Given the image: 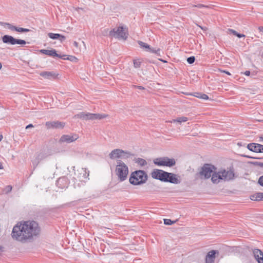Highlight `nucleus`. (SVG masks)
<instances>
[{
  "label": "nucleus",
  "mask_w": 263,
  "mask_h": 263,
  "mask_svg": "<svg viewBox=\"0 0 263 263\" xmlns=\"http://www.w3.org/2000/svg\"><path fill=\"white\" fill-rule=\"evenodd\" d=\"M250 163L253 164L254 166L263 167V162H258V161H253V162H250Z\"/></svg>",
  "instance_id": "f704fd0d"
},
{
  "label": "nucleus",
  "mask_w": 263,
  "mask_h": 263,
  "mask_svg": "<svg viewBox=\"0 0 263 263\" xmlns=\"http://www.w3.org/2000/svg\"><path fill=\"white\" fill-rule=\"evenodd\" d=\"M258 30H259V31L260 32H263V27L262 26H260L258 27Z\"/></svg>",
  "instance_id": "bf43d9fd"
},
{
  "label": "nucleus",
  "mask_w": 263,
  "mask_h": 263,
  "mask_svg": "<svg viewBox=\"0 0 263 263\" xmlns=\"http://www.w3.org/2000/svg\"><path fill=\"white\" fill-rule=\"evenodd\" d=\"M40 162V161H39V160L38 159H37L36 157L32 161V165H33L34 169L36 167V166L38 165Z\"/></svg>",
  "instance_id": "473e14b6"
},
{
  "label": "nucleus",
  "mask_w": 263,
  "mask_h": 263,
  "mask_svg": "<svg viewBox=\"0 0 263 263\" xmlns=\"http://www.w3.org/2000/svg\"><path fill=\"white\" fill-rule=\"evenodd\" d=\"M109 35L119 40H126L128 36V28L126 26L120 25L111 29L109 32Z\"/></svg>",
  "instance_id": "7ed1b4c3"
},
{
  "label": "nucleus",
  "mask_w": 263,
  "mask_h": 263,
  "mask_svg": "<svg viewBox=\"0 0 263 263\" xmlns=\"http://www.w3.org/2000/svg\"><path fill=\"white\" fill-rule=\"evenodd\" d=\"M218 70L219 71H220L221 72L225 73L227 74L228 75H231V73L229 71H228L224 70H221V69H219Z\"/></svg>",
  "instance_id": "8fccbe9b"
},
{
  "label": "nucleus",
  "mask_w": 263,
  "mask_h": 263,
  "mask_svg": "<svg viewBox=\"0 0 263 263\" xmlns=\"http://www.w3.org/2000/svg\"><path fill=\"white\" fill-rule=\"evenodd\" d=\"M201 95V93L200 92H194L193 94V96L195 97H197V98H200V96Z\"/></svg>",
  "instance_id": "de8ad7c7"
},
{
  "label": "nucleus",
  "mask_w": 263,
  "mask_h": 263,
  "mask_svg": "<svg viewBox=\"0 0 263 263\" xmlns=\"http://www.w3.org/2000/svg\"><path fill=\"white\" fill-rule=\"evenodd\" d=\"M66 60H69L70 61H74L77 60V59L73 56L70 55L66 58Z\"/></svg>",
  "instance_id": "c03bdc74"
},
{
  "label": "nucleus",
  "mask_w": 263,
  "mask_h": 263,
  "mask_svg": "<svg viewBox=\"0 0 263 263\" xmlns=\"http://www.w3.org/2000/svg\"><path fill=\"white\" fill-rule=\"evenodd\" d=\"M138 43L141 48H145L146 51H149V50H151V48L150 46L149 45H148L147 44H146L142 41H138Z\"/></svg>",
  "instance_id": "b1692460"
},
{
  "label": "nucleus",
  "mask_w": 263,
  "mask_h": 263,
  "mask_svg": "<svg viewBox=\"0 0 263 263\" xmlns=\"http://www.w3.org/2000/svg\"><path fill=\"white\" fill-rule=\"evenodd\" d=\"M16 39H15L12 36L9 35H4L2 37V41L4 43L10 45H15Z\"/></svg>",
  "instance_id": "6ab92c4d"
},
{
  "label": "nucleus",
  "mask_w": 263,
  "mask_h": 263,
  "mask_svg": "<svg viewBox=\"0 0 263 263\" xmlns=\"http://www.w3.org/2000/svg\"><path fill=\"white\" fill-rule=\"evenodd\" d=\"M3 166L1 162H0V170L3 169Z\"/></svg>",
  "instance_id": "0e129e2a"
},
{
  "label": "nucleus",
  "mask_w": 263,
  "mask_h": 263,
  "mask_svg": "<svg viewBox=\"0 0 263 263\" xmlns=\"http://www.w3.org/2000/svg\"><path fill=\"white\" fill-rule=\"evenodd\" d=\"M175 222V221H172L171 219H164V223L165 225L171 226Z\"/></svg>",
  "instance_id": "72a5a7b5"
},
{
  "label": "nucleus",
  "mask_w": 263,
  "mask_h": 263,
  "mask_svg": "<svg viewBox=\"0 0 263 263\" xmlns=\"http://www.w3.org/2000/svg\"><path fill=\"white\" fill-rule=\"evenodd\" d=\"M134 161H135V163H138L141 166H143L147 164V162H146V160L142 158H136L134 160Z\"/></svg>",
  "instance_id": "393cba45"
},
{
  "label": "nucleus",
  "mask_w": 263,
  "mask_h": 263,
  "mask_svg": "<svg viewBox=\"0 0 263 263\" xmlns=\"http://www.w3.org/2000/svg\"><path fill=\"white\" fill-rule=\"evenodd\" d=\"M117 163L116 168V175L118 176V179L120 181H123L126 180L128 174V166L120 160H118Z\"/></svg>",
  "instance_id": "20e7f679"
},
{
  "label": "nucleus",
  "mask_w": 263,
  "mask_h": 263,
  "mask_svg": "<svg viewBox=\"0 0 263 263\" xmlns=\"http://www.w3.org/2000/svg\"><path fill=\"white\" fill-rule=\"evenodd\" d=\"M12 189V186L7 185L5 187L4 191L5 192V193L8 194L11 191Z\"/></svg>",
  "instance_id": "4c0bfd02"
},
{
  "label": "nucleus",
  "mask_w": 263,
  "mask_h": 263,
  "mask_svg": "<svg viewBox=\"0 0 263 263\" xmlns=\"http://www.w3.org/2000/svg\"><path fill=\"white\" fill-rule=\"evenodd\" d=\"M3 138V135L2 134L0 135V142L2 141Z\"/></svg>",
  "instance_id": "69168bd1"
},
{
  "label": "nucleus",
  "mask_w": 263,
  "mask_h": 263,
  "mask_svg": "<svg viewBox=\"0 0 263 263\" xmlns=\"http://www.w3.org/2000/svg\"><path fill=\"white\" fill-rule=\"evenodd\" d=\"M241 156L242 157H245V158H250V159H262L261 158L252 157V156H250L249 155H242Z\"/></svg>",
  "instance_id": "a19ab883"
},
{
  "label": "nucleus",
  "mask_w": 263,
  "mask_h": 263,
  "mask_svg": "<svg viewBox=\"0 0 263 263\" xmlns=\"http://www.w3.org/2000/svg\"><path fill=\"white\" fill-rule=\"evenodd\" d=\"M73 45L76 47H78V43L76 41H74L73 42Z\"/></svg>",
  "instance_id": "052dcab7"
},
{
  "label": "nucleus",
  "mask_w": 263,
  "mask_h": 263,
  "mask_svg": "<svg viewBox=\"0 0 263 263\" xmlns=\"http://www.w3.org/2000/svg\"><path fill=\"white\" fill-rule=\"evenodd\" d=\"M134 87H137L139 89H141V90L144 89V88L143 86H136V85H135Z\"/></svg>",
  "instance_id": "5fc2aeb1"
},
{
  "label": "nucleus",
  "mask_w": 263,
  "mask_h": 263,
  "mask_svg": "<svg viewBox=\"0 0 263 263\" xmlns=\"http://www.w3.org/2000/svg\"><path fill=\"white\" fill-rule=\"evenodd\" d=\"M48 36L51 39L53 40H59L61 42H63L65 39L66 37L59 33H48Z\"/></svg>",
  "instance_id": "aec40b11"
},
{
  "label": "nucleus",
  "mask_w": 263,
  "mask_h": 263,
  "mask_svg": "<svg viewBox=\"0 0 263 263\" xmlns=\"http://www.w3.org/2000/svg\"><path fill=\"white\" fill-rule=\"evenodd\" d=\"M0 23L2 25L7 26L8 28L12 31H16L19 32H28L30 31L29 29L17 27L8 23L1 22Z\"/></svg>",
  "instance_id": "4468645a"
},
{
  "label": "nucleus",
  "mask_w": 263,
  "mask_h": 263,
  "mask_svg": "<svg viewBox=\"0 0 263 263\" xmlns=\"http://www.w3.org/2000/svg\"><path fill=\"white\" fill-rule=\"evenodd\" d=\"M221 178H222L223 180L224 181H231L233 180L235 178V173L233 170V168L232 169H230L228 171H226V170H223L220 171Z\"/></svg>",
  "instance_id": "1a4fd4ad"
},
{
  "label": "nucleus",
  "mask_w": 263,
  "mask_h": 263,
  "mask_svg": "<svg viewBox=\"0 0 263 263\" xmlns=\"http://www.w3.org/2000/svg\"><path fill=\"white\" fill-rule=\"evenodd\" d=\"M154 163L158 166H165L172 167L175 165L176 161L174 158H170L167 157H164L155 159Z\"/></svg>",
  "instance_id": "39448f33"
},
{
  "label": "nucleus",
  "mask_w": 263,
  "mask_h": 263,
  "mask_svg": "<svg viewBox=\"0 0 263 263\" xmlns=\"http://www.w3.org/2000/svg\"><path fill=\"white\" fill-rule=\"evenodd\" d=\"M257 145V146L259 148V150H258V151H259V153H263V145L260 144V145Z\"/></svg>",
  "instance_id": "09e8293b"
},
{
  "label": "nucleus",
  "mask_w": 263,
  "mask_h": 263,
  "mask_svg": "<svg viewBox=\"0 0 263 263\" xmlns=\"http://www.w3.org/2000/svg\"><path fill=\"white\" fill-rule=\"evenodd\" d=\"M193 7H197V8H209V6L208 5H203V4H198V5H193Z\"/></svg>",
  "instance_id": "58836bf2"
},
{
  "label": "nucleus",
  "mask_w": 263,
  "mask_h": 263,
  "mask_svg": "<svg viewBox=\"0 0 263 263\" xmlns=\"http://www.w3.org/2000/svg\"><path fill=\"white\" fill-rule=\"evenodd\" d=\"M236 36H237L239 38H241V37H245V34H241V33H238V32L237 33Z\"/></svg>",
  "instance_id": "3c124183"
},
{
  "label": "nucleus",
  "mask_w": 263,
  "mask_h": 263,
  "mask_svg": "<svg viewBox=\"0 0 263 263\" xmlns=\"http://www.w3.org/2000/svg\"><path fill=\"white\" fill-rule=\"evenodd\" d=\"M214 170H216V167L214 165L210 164H204L199 173L200 178L204 179L210 178Z\"/></svg>",
  "instance_id": "423d86ee"
},
{
  "label": "nucleus",
  "mask_w": 263,
  "mask_h": 263,
  "mask_svg": "<svg viewBox=\"0 0 263 263\" xmlns=\"http://www.w3.org/2000/svg\"><path fill=\"white\" fill-rule=\"evenodd\" d=\"M147 179V174L144 171L137 170L131 173L129 181L133 185H138L145 183Z\"/></svg>",
  "instance_id": "f03ea898"
},
{
  "label": "nucleus",
  "mask_w": 263,
  "mask_h": 263,
  "mask_svg": "<svg viewBox=\"0 0 263 263\" xmlns=\"http://www.w3.org/2000/svg\"><path fill=\"white\" fill-rule=\"evenodd\" d=\"M26 44V42L25 40L17 39H16L15 44L25 45Z\"/></svg>",
  "instance_id": "e433bc0d"
},
{
  "label": "nucleus",
  "mask_w": 263,
  "mask_h": 263,
  "mask_svg": "<svg viewBox=\"0 0 263 263\" xmlns=\"http://www.w3.org/2000/svg\"><path fill=\"white\" fill-rule=\"evenodd\" d=\"M41 232L39 223L34 220L22 221L14 226L11 233L13 239L22 243L32 241Z\"/></svg>",
  "instance_id": "f257e3e1"
},
{
  "label": "nucleus",
  "mask_w": 263,
  "mask_h": 263,
  "mask_svg": "<svg viewBox=\"0 0 263 263\" xmlns=\"http://www.w3.org/2000/svg\"><path fill=\"white\" fill-rule=\"evenodd\" d=\"M35 157L37 159H38L39 160V161H41L43 160V159H44L46 157V154L41 152V153H39Z\"/></svg>",
  "instance_id": "c756f323"
},
{
  "label": "nucleus",
  "mask_w": 263,
  "mask_h": 263,
  "mask_svg": "<svg viewBox=\"0 0 263 263\" xmlns=\"http://www.w3.org/2000/svg\"><path fill=\"white\" fill-rule=\"evenodd\" d=\"M149 51L151 53H154L158 56H161V49L160 48H158L157 49H154L151 48V50H149Z\"/></svg>",
  "instance_id": "2f4dec72"
},
{
  "label": "nucleus",
  "mask_w": 263,
  "mask_h": 263,
  "mask_svg": "<svg viewBox=\"0 0 263 263\" xmlns=\"http://www.w3.org/2000/svg\"><path fill=\"white\" fill-rule=\"evenodd\" d=\"M33 127H34V126L32 124H29L26 126V129H28V128H32Z\"/></svg>",
  "instance_id": "864d4df0"
},
{
  "label": "nucleus",
  "mask_w": 263,
  "mask_h": 263,
  "mask_svg": "<svg viewBox=\"0 0 263 263\" xmlns=\"http://www.w3.org/2000/svg\"><path fill=\"white\" fill-rule=\"evenodd\" d=\"M195 61V58L194 56H191L187 59V62L189 64H192L194 63Z\"/></svg>",
  "instance_id": "c9c22d12"
},
{
  "label": "nucleus",
  "mask_w": 263,
  "mask_h": 263,
  "mask_svg": "<svg viewBox=\"0 0 263 263\" xmlns=\"http://www.w3.org/2000/svg\"><path fill=\"white\" fill-rule=\"evenodd\" d=\"M79 138L78 135L73 134L72 135H63L59 140L60 143H70L75 141Z\"/></svg>",
  "instance_id": "6e6552de"
},
{
  "label": "nucleus",
  "mask_w": 263,
  "mask_h": 263,
  "mask_svg": "<svg viewBox=\"0 0 263 263\" xmlns=\"http://www.w3.org/2000/svg\"><path fill=\"white\" fill-rule=\"evenodd\" d=\"M88 114H89V112H87V113H85V120H89V116H88Z\"/></svg>",
  "instance_id": "4d7b16f0"
},
{
  "label": "nucleus",
  "mask_w": 263,
  "mask_h": 263,
  "mask_svg": "<svg viewBox=\"0 0 263 263\" xmlns=\"http://www.w3.org/2000/svg\"><path fill=\"white\" fill-rule=\"evenodd\" d=\"M160 60L162 62H166V61H163V60H160Z\"/></svg>",
  "instance_id": "774afa93"
},
{
  "label": "nucleus",
  "mask_w": 263,
  "mask_h": 263,
  "mask_svg": "<svg viewBox=\"0 0 263 263\" xmlns=\"http://www.w3.org/2000/svg\"><path fill=\"white\" fill-rule=\"evenodd\" d=\"M85 112H80V114H78L77 116L82 119L85 120Z\"/></svg>",
  "instance_id": "ea45409f"
},
{
  "label": "nucleus",
  "mask_w": 263,
  "mask_h": 263,
  "mask_svg": "<svg viewBox=\"0 0 263 263\" xmlns=\"http://www.w3.org/2000/svg\"><path fill=\"white\" fill-rule=\"evenodd\" d=\"M66 57V55H61V54H58V56H55V57H58V58H59L61 59H63V60H66V58H65Z\"/></svg>",
  "instance_id": "49530a36"
},
{
  "label": "nucleus",
  "mask_w": 263,
  "mask_h": 263,
  "mask_svg": "<svg viewBox=\"0 0 263 263\" xmlns=\"http://www.w3.org/2000/svg\"><path fill=\"white\" fill-rule=\"evenodd\" d=\"M2 63L0 62V69L2 68Z\"/></svg>",
  "instance_id": "338daca9"
},
{
  "label": "nucleus",
  "mask_w": 263,
  "mask_h": 263,
  "mask_svg": "<svg viewBox=\"0 0 263 263\" xmlns=\"http://www.w3.org/2000/svg\"><path fill=\"white\" fill-rule=\"evenodd\" d=\"M188 121V118L186 117H181L177 118L173 120V121L171 122L175 123V122H178L179 123H181L182 122H184Z\"/></svg>",
  "instance_id": "a878e982"
},
{
  "label": "nucleus",
  "mask_w": 263,
  "mask_h": 263,
  "mask_svg": "<svg viewBox=\"0 0 263 263\" xmlns=\"http://www.w3.org/2000/svg\"><path fill=\"white\" fill-rule=\"evenodd\" d=\"M142 63L141 59H136L133 60L134 67L135 68H139L140 67Z\"/></svg>",
  "instance_id": "cd10ccee"
},
{
  "label": "nucleus",
  "mask_w": 263,
  "mask_h": 263,
  "mask_svg": "<svg viewBox=\"0 0 263 263\" xmlns=\"http://www.w3.org/2000/svg\"><path fill=\"white\" fill-rule=\"evenodd\" d=\"M2 252H3V247L0 246V255H1V253Z\"/></svg>",
  "instance_id": "e2e57ef3"
},
{
  "label": "nucleus",
  "mask_w": 263,
  "mask_h": 263,
  "mask_svg": "<svg viewBox=\"0 0 263 263\" xmlns=\"http://www.w3.org/2000/svg\"><path fill=\"white\" fill-rule=\"evenodd\" d=\"M258 183L261 186H263V175L260 176L258 180Z\"/></svg>",
  "instance_id": "37998d69"
},
{
  "label": "nucleus",
  "mask_w": 263,
  "mask_h": 263,
  "mask_svg": "<svg viewBox=\"0 0 263 263\" xmlns=\"http://www.w3.org/2000/svg\"><path fill=\"white\" fill-rule=\"evenodd\" d=\"M163 182H170L173 184H179L181 180L178 178L177 175L165 172Z\"/></svg>",
  "instance_id": "0eeeda50"
},
{
  "label": "nucleus",
  "mask_w": 263,
  "mask_h": 263,
  "mask_svg": "<svg viewBox=\"0 0 263 263\" xmlns=\"http://www.w3.org/2000/svg\"><path fill=\"white\" fill-rule=\"evenodd\" d=\"M244 74L246 76H249L250 74V71L249 70H247L244 72Z\"/></svg>",
  "instance_id": "13d9d810"
},
{
  "label": "nucleus",
  "mask_w": 263,
  "mask_h": 263,
  "mask_svg": "<svg viewBox=\"0 0 263 263\" xmlns=\"http://www.w3.org/2000/svg\"><path fill=\"white\" fill-rule=\"evenodd\" d=\"M259 142H262L263 141V135L260 136V137H259Z\"/></svg>",
  "instance_id": "680f3d73"
},
{
  "label": "nucleus",
  "mask_w": 263,
  "mask_h": 263,
  "mask_svg": "<svg viewBox=\"0 0 263 263\" xmlns=\"http://www.w3.org/2000/svg\"><path fill=\"white\" fill-rule=\"evenodd\" d=\"M89 116V120H93V114L89 113L88 114Z\"/></svg>",
  "instance_id": "603ef678"
},
{
  "label": "nucleus",
  "mask_w": 263,
  "mask_h": 263,
  "mask_svg": "<svg viewBox=\"0 0 263 263\" xmlns=\"http://www.w3.org/2000/svg\"><path fill=\"white\" fill-rule=\"evenodd\" d=\"M211 177L212 182L215 184L218 183L220 180H223L222 178H221L220 171L218 172L213 171Z\"/></svg>",
  "instance_id": "a211bd4d"
},
{
  "label": "nucleus",
  "mask_w": 263,
  "mask_h": 263,
  "mask_svg": "<svg viewBox=\"0 0 263 263\" xmlns=\"http://www.w3.org/2000/svg\"><path fill=\"white\" fill-rule=\"evenodd\" d=\"M66 182V179L65 178H64V177L60 178L57 181L56 184H57V185L59 187L62 189L65 187V185H63L62 184L64 182Z\"/></svg>",
  "instance_id": "5701e85b"
},
{
  "label": "nucleus",
  "mask_w": 263,
  "mask_h": 263,
  "mask_svg": "<svg viewBox=\"0 0 263 263\" xmlns=\"http://www.w3.org/2000/svg\"><path fill=\"white\" fill-rule=\"evenodd\" d=\"M40 75L44 79L53 80L58 78L59 73L53 71H42L40 73Z\"/></svg>",
  "instance_id": "ddd939ff"
},
{
  "label": "nucleus",
  "mask_w": 263,
  "mask_h": 263,
  "mask_svg": "<svg viewBox=\"0 0 263 263\" xmlns=\"http://www.w3.org/2000/svg\"><path fill=\"white\" fill-rule=\"evenodd\" d=\"M123 153H124V151L117 148L112 150L109 154V156L111 159H119L122 157V154Z\"/></svg>",
  "instance_id": "dca6fc26"
},
{
  "label": "nucleus",
  "mask_w": 263,
  "mask_h": 263,
  "mask_svg": "<svg viewBox=\"0 0 263 263\" xmlns=\"http://www.w3.org/2000/svg\"><path fill=\"white\" fill-rule=\"evenodd\" d=\"M251 199L252 200L256 201V194H255L253 195L252 196H251Z\"/></svg>",
  "instance_id": "6e6d98bb"
},
{
  "label": "nucleus",
  "mask_w": 263,
  "mask_h": 263,
  "mask_svg": "<svg viewBox=\"0 0 263 263\" xmlns=\"http://www.w3.org/2000/svg\"><path fill=\"white\" fill-rule=\"evenodd\" d=\"M218 250H211L209 251L205 257V263H214L216 254H218Z\"/></svg>",
  "instance_id": "2eb2a0df"
},
{
  "label": "nucleus",
  "mask_w": 263,
  "mask_h": 263,
  "mask_svg": "<svg viewBox=\"0 0 263 263\" xmlns=\"http://www.w3.org/2000/svg\"><path fill=\"white\" fill-rule=\"evenodd\" d=\"M256 201L263 200V193L259 192L256 193Z\"/></svg>",
  "instance_id": "7c9ffc66"
},
{
  "label": "nucleus",
  "mask_w": 263,
  "mask_h": 263,
  "mask_svg": "<svg viewBox=\"0 0 263 263\" xmlns=\"http://www.w3.org/2000/svg\"><path fill=\"white\" fill-rule=\"evenodd\" d=\"M134 155L130 152H127V151H124V153L122 154V157L124 159H127L129 158L131 156H134Z\"/></svg>",
  "instance_id": "c85d7f7f"
},
{
  "label": "nucleus",
  "mask_w": 263,
  "mask_h": 263,
  "mask_svg": "<svg viewBox=\"0 0 263 263\" xmlns=\"http://www.w3.org/2000/svg\"><path fill=\"white\" fill-rule=\"evenodd\" d=\"M47 129H63L65 126V123L59 121H48L45 123Z\"/></svg>",
  "instance_id": "9d476101"
},
{
  "label": "nucleus",
  "mask_w": 263,
  "mask_h": 263,
  "mask_svg": "<svg viewBox=\"0 0 263 263\" xmlns=\"http://www.w3.org/2000/svg\"><path fill=\"white\" fill-rule=\"evenodd\" d=\"M40 52L42 54H44L52 57H55V56H58L57 51L54 49H52L51 50L41 49L40 50Z\"/></svg>",
  "instance_id": "412c9836"
},
{
  "label": "nucleus",
  "mask_w": 263,
  "mask_h": 263,
  "mask_svg": "<svg viewBox=\"0 0 263 263\" xmlns=\"http://www.w3.org/2000/svg\"><path fill=\"white\" fill-rule=\"evenodd\" d=\"M228 33H230V34L232 33L235 36L236 35V34L237 33V32L236 31H235L232 29H228Z\"/></svg>",
  "instance_id": "79ce46f5"
},
{
  "label": "nucleus",
  "mask_w": 263,
  "mask_h": 263,
  "mask_svg": "<svg viewBox=\"0 0 263 263\" xmlns=\"http://www.w3.org/2000/svg\"><path fill=\"white\" fill-rule=\"evenodd\" d=\"M75 177L81 182H84L85 179H87L89 176V173L87 172L86 168H81L78 170L77 172L74 173Z\"/></svg>",
  "instance_id": "9b49d317"
},
{
  "label": "nucleus",
  "mask_w": 263,
  "mask_h": 263,
  "mask_svg": "<svg viewBox=\"0 0 263 263\" xmlns=\"http://www.w3.org/2000/svg\"><path fill=\"white\" fill-rule=\"evenodd\" d=\"M200 99H203V100H208L209 99V97L205 93H202L200 96Z\"/></svg>",
  "instance_id": "a18cd8bd"
},
{
  "label": "nucleus",
  "mask_w": 263,
  "mask_h": 263,
  "mask_svg": "<svg viewBox=\"0 0 263 263\" xmlns=\"http://www.w3.org/2000/svg\"><path fill=\"white\" fill-rule=\"evenodd\" d=\"M253 255L258 263H263V252L258 249L253 250Z\"/></svg>",
  "instance_id": "f3484780"
},
{
  "label": "nucleus",
  "mask_w": 263,
  "mask_h": 263,
  "mask_svg": "<svg viewBox=\"0 0 263 263\" xmlns=\"http://www.w3.org/2000/svg\"><path fill=\"white\" fill-rule=\"evenodd\" d=\"M107 116L106 114H93V120H101L106 118Z\"/></svg>",
  "instance_id": "bb28decb"
},
{
  "label": "nucleus",
  "mask_w": 263,
  "mask_h": 263,
  "mask_svg": "<svg viewBox=\"0 0 263 263\" xmlns=\"http://www.w3.org/2000/svg\"><path fill=\"white\" fill-rule=\"evenodd\" d=\"M257 145H260V144L256 143H249L247 145V148L250 150V151H252L254 153H259V148L257 146Z\"/></svg>",
  "instance_id": "4be33fe9"
},
{
  "label": "nucleus",
  "mask_w": 263,
  "mask_h": 263,
  "mask_svg": "<svg viewBox=\"0 0 263 263\" xmlns=\"http://www.w3.org/2000/svg\"><path fill=\"white\" fill-rule=\"evenodd\" d=\"M165 174V171L163 170L159 169H154L151 175L153 178L163 182Z\"/></svg>",
  "instance_id": "f8f14e48"
}]
</instances>
